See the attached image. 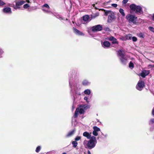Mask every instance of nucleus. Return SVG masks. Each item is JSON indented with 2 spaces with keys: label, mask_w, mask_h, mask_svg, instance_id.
<instances>
[{
  "label": "nucleus",
  "mask_w": 154,
  "mask_h": 154,
  "mask_svg": "<svg viewBox=\"0 0 154 154\" xmlns=\"http://www.w3.org/2000/svg\"><path fill=\"white\" fill-rule=\"evenodd\" d=\"M119 12L124 17L125 16V14L124 12V11L123 9L122 8H120L119 10Z\"/></svg>",
  "instance_id": "obj_21"
},
{
  "label": "nucleus",
  "mask_w": 154,
  "mask_h": 154,
  "mask_svg": "<svg viewBox=\"0 0 154 154\" xmlns=\"http://www.w3.org/2000/svg\"><path fill=\"white\" fill-rule=\"evenodd\" d=\"M145 86L144 81L142 80H139L138 82L136 88L139 91H141Z\"/></svg>",
  "instance_id": "obj_5"
},
{
  "label": "nucleus",
  "mask_w": 154,
  "mask_h": 154,
  "mask_svg": "<svg viewBox=\"0 0 154 154\" xmlns=\"http://www.w3.org/2000/svg\"><path fill=\"white\" fill-rule=\"evenodd\" d=\"M92 133L95 136H97L98 134L97 132L94 131V130L93 131Z\"/></svg>",
  "instance_id": "obj_29"
},
{
  "label": "nucleus",
  "mask_w": 154,
  "mask_h": 154,
  "mask_svg": "<svg viewBox=\"0 0 154 154\" xmlns=\"http://www.w3.org/2000/svg\"><path fill=\"white\" fill-rule=\"evenodd\" d=\"M93 129L94 130L97 132L100 131V129L96 126H94L93 127Z\"/></svg>",
  "instance_id": "obj_24"
},
{
  "label": "nucleus",
  "mask_w": 154,
  "mask_h": 154,
  "mask_svg": "<svg viewBox=\"0 0 154 154\" xmlns=\"http://www.w3.org/2000/svg\"><path fill=\"white\" fill-rule=\"evenodd\" d=\"M91 133H89L87 131H85L83 133V135L84 136L86 137L87 139H91Z\"/></svg>",
  "instance_id": "obj_13"
},
{
  "label": "nucleus",
  "mask_w": 154,
  "mask_h": 154,
  "mask_svg": "<svg viewBox=\"0 0 154 154\" xmlns=\"http://www.w3.org/2000/svg\"><path fill=\"white\" fill-rule=\"evenodd\" d=\"M83 20L85 21H88L89 18V16L88 15H85L83 17Z\"/></svg>",
  "instance_id": "obj_18"
},
{
  "label": "nucleus",
  "mask_w": 154,
  "mask_h": 154,
  "mask_svg": "<svg viewBox=\"0 0 154 154\" xmlns=\"http://www.w3.org/2000/svg\"><path fill=\"white\" fill-rule=\"evenodd\" d=\"M129 67L131 69H133L134 67V65L133 62L131 61L130 62L129 64Z\"/></svg>",
  "instance_id": "obj_20"
},
{
  "label": "nucleus",
  "mask_w": 154,
  "mask_h": 154,
  "mask_svg": "<svg viewBox=\"0 0 154 154\" xmlns=\"http://www.w3.org/2000/svg\"><path fill=\"white\" fill-rule=\"evenodd\" d=\"M152 19L154 21V14H153V15L152 16Z\"/></svg>",
  "instance_id": "obj_44"
},
{
  "label": "nucleus",
  "mask_w": 154,
  "mask_h": 154,
  "mask_svg": "<svg viewBox=\"0 0 154 154\" xmlns=\"http://www.w3.org/2000/svg\"><path fill=\"white\" fill-rule=\"evenodd\" d=\"M81 137H80L77 136L75 138V141H78V140H79L81 139Z\"/></svg>",
  "instance_id": "obj_32"
},
{
  "label": "nucleus",
  "mask_w": 154,
  "mask_h": 154,
  "mask_svg": "<svg viewBox=\"0 0 154 154\" xmlns=\"http://www.w3.org/2000/svg\"><path fill=\"white\" fill-rule=\"evenodd\" d=\"M131 10L135 11L136 13H141L143 12L142 8L139 5H136L134 4H131L130 6Z\"/></svg>",
  "instance_id": "obj_3"
},
{
  "label": "nucleus",
  "mask_w": 154,
  "mask_h": 154,
  "mask_svg": "<svg viewBox=\"0 0 154 154\" xmlns=\"http://www.w3.org/2000/svg\"><path fill=\"white\" fill-rule=\"evenodd\" d=\"M131 34H129L126 36V39L127 40H131Z\"/></svg>",
  "instance_id": "obj_26"
},
{
  "label": "nucleus",
  "mask_w": 154,
  "mask_h": 154,
  "mask_svg": "<svg viewBox=\"0 0 154 154\" xmlns=\"http://www.w3.org/2000/svg\"><path fill=\"white\" fill-rule=\"evenodd\" d=\"M26 2H27V3H29L30 2L29 1V0H27L26 1Z\"/></svg>",
  "instance_id": "obj_45"
},
{
  "label": "nucleus",
  "mask_w": 154,
  "mask_h": 154,
  "mask_svg": "<svg viewBox=\"0 0 154 154\" xmlns=\"http://www.w3.org/2000/svg\"><path fill=\"white\" fill-rule=\"evenodd\" d=\"M29 7V5L27 4H25L23 5V8H27Z\"/></svg>",
  "instance_id": "obj_33"
},
{
  "label": "nucleus",
  "mask_w": 154,
  "mask_h": 154,
  "mask_svg": "<svg viewBox=\"0 0 154 154\" xmlns=\"http://www.w3.org/2000/svg\"><path fill=\"white\" fill-rule=\"evenodd\" d=\"M82 84L84 86H87L90 84V83L86 80H85L82 82Z\"/></svg>",
  "instance_id": "obj_17"
},
{
  "label": "nucleus",
  "mask_w": 154,
  "mask_h": 154,
  "mask_svg": "<svg viewBox=\"0 0 154 154\" xmlns=\"http://www.w3.org/2000/svg\"><path fill=\"white\" fill-rule=\"evenodd\" d=\"M102 11H104L105 12H104V15L106 16H107L108 15V14L110 13H111V11L109 10H105L104 9H102Z\"/></svg>",
  "instance_id": "obj_19"
},
{
  "label": "nucleus",
  "mask_w": 154,
  "mask_h": 154,
  "mask_svg": "<svg viewBox=\"0 0 154 154\" xmlns=\"http://www.w3.org/2000/svg\"><path fill=\"white\" fill-rule=\"evenodd\" d=\"M88 108V106L87 104L80 105L79 108H77L76 109L74 115V117L76 118L79 115V113L80 114H84L85 112V109H87Z\"/></svg>",
  "instance_id": "obj_1"
},
{
  "label": "nucleus",
  "mask_w": 154,
  "mask_h": 154,
  "mask_svg": "<svg viewBox=\"0 0 154 154\" xmlns=\"http://www.w3.org/2000/svg\"><path fill=\"white\" fill-rule=\"evenodd\" d=\"M128 1V0H123L122 1V3L125 4Z\"/></svg>",
  "instance_id": "obj_39"
},
{
  "label": "nucleus",
  "mask_w": 154,
  "mask_h": 154,
  "mask_svg": "<svg viewBox=\"0 0 154 154\" xmlns=\"http://www.w3.org/2000/svg\"><path fill=\"white\" fill-rule=\"evenodd\" d=\"M87 142V143L86 144L87 148L89 149H92L95 146L96 143H97L96 137L93 136L91 137L90 140Z\"/></svg>",
  "instance_id": "obj_2"
},
{
  "label": "nucleus",
  "mask_w": 154,
  "mask_h": 154,
  "mask_svg": "<svg viewBox=\"0 0 154 154\" xmlns=\"http://www.w3.org/2000/svg\"><path fill=\"white\" fill-rule=\"evenodd\" d=\"M75 129H74L72 131L69 132L68 134H67L66 136L67 137H69L72 135L74 134L75 131Z\"/></svg>",
  "instance_id": "obj_15"
},
{
  "label": "nucleus",
  "mask_w": 154,
  "mask_h": 154,
  "mask_svg": "<svg viewBox=\"0 0 154 154\" xmlns=\"http://www.w3.org/2000/svg\"><path fill=\"white\" fill-rule=\"evenodd\" d=\"M73 147L75 148L77 146L78 143L76 141H73L72 142Z\"/></svg>",
  "instance_id": "obj_23"
},
{
  "label": "nucleus",
  "mask_w": 154,
  "mask_h": 154,
  "mask_svg": "<svg viewBox=\"0 0 154 154\" xmlns=\"http://www.w3.org/2000/svg\"><path fill=\"white\" fill-rule=\"evenodd\" d=\"M73 30L74 31V32L77 35H84V34L82 32H81L79 31V30L77 29L76 28L73 27Z\"/></svg>",
  "instance_id": "obj_12"
},
{
  "label": "nucleus",
  "mask_w": 154,
  "mask_h": 154,
  "mask_svg": "<svg viewBox=\"0 0 154 154\" xmlns=\"http://www.w3.org/2000/svg\"><path fill=\"white\" fill-rule=\"evenodd\" d=\"M62 154H66V152H63Z\"/></svg>",
  "instance_id": "obj_46"
},
{
  "label": "nucleus",
  "mask_w": 154,
  "mask_h": 154,
  "mask_svg": "<svg viewBox=\"0 0 154 154\" xmlns=\"http://www.w3.org/2000/svg\"><path fill=\"white\" fill-rule=\"evenodd\" d=\"M11 8L9 7H6L3 9V11L5 13H8L11 12Z\"/></svg>",
  "instance_id": "obj_14"
},
{
  "label": "nucleus",
  "mask_w": 154,
  "mask_h": 154,
  "mask_svg": "<svg viewBox=\"0 0 154 154\" xmlns=\"http://www.w3.org/2000/svg\"><path fill=\"white\" fill-rule=\"evenodd\" d=\"M119 60L121 63L124 65H125L128 62L127 58L125 57H120Z\"/></svg>",
  "instance_id": "obj_8"
},
{
  "label": "nucleus",
  "mask_w": 154,
  "mask_h": 154,
  "mask_svg": "<svg viewBox=\"0 0 154 154\" xmlns=\"http://www.w3.org/2000/svg\"><path fill=\"white\" fill-rule=\"evenodd\" d=\"M150 121L152 124L154 123V119H152L150 120Z\"/></svg>",
  "instance_id": "obj_41"
},
{
  "label": "nucleus",
  "mask_w": 154,
  "mask_h": 154,
  "mask_svg": "<svg viewBox=\"0 0 154 154\" xmlns=\"http://www.w3.org/2000/svg\"><path fill=\"white\" fill-rule=\"evenodd\" d=\"M88 98L86 97H84V99L86 100V102H87V103H89V101L88 100Z\"/></svg>",
  "instance_id": "obj_40"
},
{
  "label": "nucleus",
  "mask_w": 154,
  "mask_h": 154,
  "mask_svg": "<svg viewBox=\"0 0 154 154\" xmlns=\"http://www.w3.org/2000/svg\"><path fill=\"white\" fill-rule=\"evenodd\" d=\"M108 39L110 41H116L117 40V39H116L113 37V36H110V37L109 38V39Z\"/></svg>",
  "instance_id": "obj_25"
},
{
  "label": "nucleus",
  "mask_w": 154,
  "mask_h": 154,
  "mask_svg": "<svg viewBox=\"0 0 154 154\" xmlns=\"http://www.w3.org/2000/svg\"><path fill=\"white\" fill-rule=\"evenodd\" d=\"M3 52V51L2 50V49H0V54H1Z\"/></svg>",
  "instance_id": "obj_42"
},
{
  "label": "nucleus",
  "mask_w": 154,
  "mask_h": 154,
  "mask_svg": "<svg viewBox=\"0 0 154 154\" xmlns=\"http://www.w3.org/2000/svg\"><path fill=\"white\" fill-rule=\"evenodd\" d=\"M41 149V147L40 146H38L35 149V151L37 152H38Z\"/></svg>",
  "instance_id": "obj_27"
},
{
  "label": "nucleus",
  "mask_w": 154,
  "mask_h": 154,
  "mask_svg": "<svg viewBox=\"0 0 154 154\" xmlns=\"http://www.w3.org/2000/svg\"><path fill=\"white\" fill-rule=\"evenodd\" d=\"M102 29V27L100 25H97L92 26L91 28V31L93 32L100 31Z\"/></svg>",
  "instance_id": "obj_6"
},
{
  "label": "nucleus",
  "mask_w": 154,
  "mask_h": 154,
  "mask_svg": "<svg viewBox=\"0 0 154 154\" xmlns=\"http://www.w3.org/2000/svg\"><path fill=\"white\" fill-rule=\"evenodd\" d=\"M43 7H46V8H50V7L49 6V5H48V4H45L42 6Z\"/></svg>",
  "instance_id": "obj_35"
},
{
  "label": "nucleus",
  "mask_w": 154,
  "mask_h": 154,
  "mask_svg": "<svg viewBox=\"0 0 154 154\" xmlns=\"http://www.w3.org/2000/svg\"><path fill=\"white\" fill-rule=\"evenodd\" d=\"M99 15V14L97 13V14L94 15H92V17L95 18L96 17L98 16Z\"/></svg>",
  "instance_id": "obj_37"
},
{
  "label": "nucleus",
  "mask_w": 154,
  "mask_h": 154,
  "mask_svg": "<svg viewBox=\"0 0 154 154\" xmlns=\"http://www.w3.org/2000/svg\"><path fill=\"white\" fill-rule=\"evenodd\" d=\"M5 5V3L3 2L1 0H0V6H3L4 5Z\"/></svg>",
  "instance_id": "obj_31"
},
{
  "label": "nucleus",
  "mask_w": 154,
  "mask_h": 154,
  "mask_svg": "<svg viewBox=\"0 0 154 154\" xmlns=\"http://www.w3.org/2000/svg\"><path fill=\"white\" fill-rule=\"evenodd\" d=\"M115 19V15L113 13H111L108 16L107 22L109 23H112Z\"/></svg>",
  "instance_id": "obj_7"
},
{
  "label": "nucleus",
  "mask_w": 154,
  "mask_h": 154,
  "mask_svg": "<svg viewBox=\"0 0 154 154\" xmlns=\"http://www.w3.org/2000/svg\"><path fill=\"white\" fill-rule=\"evenodd\" d=\"M118 42L116 41H112V44H118Z\"/></svg>",
  "instance_id": "obj_36"
},
{
  "label": "nucleus",
  "mask_w": 154,
  "mask_h": 154,
  "mask_svg": "<svg viewBox=\"0 0 154 154\" xmlns=\"http://www.w3.org/2000/svg\"><path fill=\"white\" fill-rule=\"evenodd\" d=\"M118 56L120 57H125V54L122 53L121 50H119L118 51Z\"/></svg>",
  "instance_id": "obj_16"
},
{
  "label": "nucleus",
  "mask_w": 154,
  "mask_h": 154,
  "mask_svg": "<svg viewBox=\"0 0 154 154\" xmlns=\"http://www.w3.org/2000/svg\"><path fill=\"white\" fill-rule=\"evenodd\" d=\"M149 29L152 32H154V28L152 27L149 26Z\"/></svg>",
  "instance_id": "obj_30"
},
{
  "label": "nucleus",
  "mask_w": 154,
  "mask_h": 154,
  "mask_svg": "<svg viewBox=\"0 0 154 154\" xmlns=\"http://www.w3.org/2000/svg\"><path fill=\"white\" fill-rule=\"evenodd\" d=\"M111 5L115 8H116L118 6L116 4H112Z\"/></svg>",
  "instance_id": "obj_38"
},
{
  "label": "nucleus",
  "mask_w": 154,
  "mask_h": 154,
  "mask_svg": "<svg viewBox=\"0 0 154 154\" xmlns=\"http://www.w3.org/2000/svg\"><path fill=\"white\" fill-rule=\"evenodd\" d=\"M150 73L149 70H143L140 74V75L143 78H144L145 77L148 75Z\"/></svg>",
  "instance_id": "obj_9"
},
{
  "label": "nucleus",
  "mask_w": 154,
  "mask_h": 154,
  "mask_svg": "<svg viewBox=\"0 0 154 154\" xmlns=\"http://www.w3.org/2000/svg\"><path fill=\"white\" fill-rule=\"evenodd\" d=\"M132 39L133 41L134 42H136L137 40V38L135 36L132 37Z\"/></svg>",
  "instance_id": "obj_34"
},
{
  "label": "nucleus",
  "mask_w": 154,
  "mask_h": 154,
  "mask_svg": "<svg viewBox=\"0 0 154 154\" xmlns=\"http://www.w3.org/2000/svg\"><path fill=\"white\" fill-rule=\"evenodd\" d=\"M91 93V91L89 89H87L84 91V93L85 94L89 95Z\"/></svg>",
  "instance_id": "obj_22"
},
{
  "label": "nucleus",
  "mask_w": 154,
  "mask_h": 154,
  "mask_svg": "<svg viewBox=\"0 0 154 154\" xmlns=\"http://www.w3.org/2000/svg\"><path fill=\"white\" fill-rule=\"evenodd\" d=\"M88 154H91L90 151L89 150L88 151Z\"/></svg>",
  "instance_id": "obj_43"
},
{
  "label": "nucleus",
  "mask_w": 154,
  "mask_h": 154,
  "mask_svg": "<svg viewBox=\"0 0 154 154\" xmlns=\"http://www.w3.org/2000/svg\"><path fill=\"white\" fill-rule=\"evenodd\" d=\"M16 3V8H20L19 6L23 4L25 2L22 0H18L15 1Z\"/></svg>",
  "instance_id": "obj_10"
},
{
  "label": "nucleus",
  "mask_w": 154,
  "mask_h": 154,
  "mask_svg": "<svg viewBox=\"0 0 154 154\" xmlns=\"http://www.w3.org/2000/svg\"><path fill=\"white\" fill-rule=\"evenodd\" d=\"M126 18L127 19L129 23H132L133 24H136V22L137 21V17L134 15L128 14L126 17Z\"/></svg>",
  "instance_id": "obj_4"
},
{
  "label": "nucleus",
  "mask_w": 154,
  "mask_h": 154,
  "mask_svg": "<svg viewBox=\"0 0 154 154\" xmlns=\"http://www.w3.org/2000/svg\"><path fill=\"white\" fill-rule=\"evenodd\" d=\"M139 36L140 38H144V34L143 33L140 32L139 34Z\"/></svg>",
  "instance_id": "obj_28"
},
{
  "label": "nucleus",
  "mask_w": 154,
  "mask_h": 154,
  "mask_svg": "<svg viewBox=\"0 0 154 154\" xmlns=\"http://www.w3.org/2000/svg\"><path fill=\"white\" fill-rule=\"evenodd\" d=\"M110 43L108 41H105L103 43H102V45L104 48H108L110 46Z\"/></svg>",
  "instance_id": "obj_11"
}]
</instances>
